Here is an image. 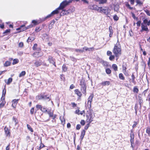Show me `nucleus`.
I'll return each instance as SVG.
<instances>
[{
    "label": "nucleus",
    "mask_w": 150,
    "mask_h": 150,
    "mask_svg": "<svg viewBox=\"0 0 150 150\" xmlns=\"http://www.w3.org/2000/svg\"><path fill=\"white\" fill-rule=\"evenodd\" d=\"M121 48L119 43H117L113 50L112 52L116 57H118L121 54Z\"/></svg>",
    "instance_id": "1"
},
{
    "label": "nucleus",
    "mask_w": 150,
    "mask_h": 150,
    "mask_svg": "<svg viewBox=\"0 0 150 150\" xmlns=\"http://www.w3.org/2000/svg\"><path fill=\"white\" fill-rule=\"evenodd\" d=\"M99 12L101 13H104L108 17H109V15H110V10L109 8L107 6L100 7Z\"/></svg>",
    "instance_id": "2"
},
{
    "label": "nucleus",
    "mask_w": 150,
    "mask_h": 150,
    "mask_svg": "<svg viewBox=\"0 0 150 150\" xmlns=\"http://www.w3.org/2000/svg\"><path fill=\"white\" fill-rule=\"evenodd\" d=\"M73 0H69L68 1L64 0L60 4L59 6L58 7V9L60 10H63L69 3H71Z\"/></svg>",
    "instance_id": "3"
},
{
    "label": "nucleus",
    "mask_w": 150,
    "mask_h": 150,
    "mask_svg": "<svg viewBox=\"0 0 150 150\" xmlns=\"http://www.w3.org/2000/svg\"><path fill=\"white\" fill-rule=\"evenodd\" d=\"M80 85L81 86V91L82 93L86 95V86L85 81L84 80H82L80 81Z\"/></svg>",
    "instance_id": "4"
},
{
    "label": "nucleus",
    "mask_w": 150,
    "mask_h": 150,
    "mask_svg": "<svg viewBox=\"0 0 150 150\" xmlns=\"http://www.w3.org/2000/svg\"><path fill=\"white\" fill-rule=\"evenodd\" d=\"M60 10L59 9L57 8L55 10L53 11L50 14L46 16L44 19V21L47 18H48L55 14H58L59 13V11Z\"/></svg>",
    "instance_id": "5"
},
{
    "label": "nucleus",
    "mask_w": 150,
    "mask_h": 150,
    "mask_svg": "<svg viewBox=\"0 0 150 150\" xmlns=\"http://www.w3.org/2000/svg\"><path fill=\"white\" fill-rule=\"evenodd\" d=\"M93 97V95L91 94L88 99V107L90 108L91 107V103L92 101V99Z\"/></svg>",
    "instance_id": "6"
},
{
    "label": "nucleus",
    "mask_w": 150,
    "mask_h": 150,
    "mask_svg": "<svg viewBox=\"0 0 150 150\" xmlns=\"http://www.w3.org/2000/svg\"><path fill=\"white\" fill-rule=\"evenodd\" d=\"M32 27V25H30L27 26L26 27H25V25H23L21 26L19 28L17 29V30L20 29L21 30V31H23L30 28H31Z\"/></svg>",
    "instance_id": "7"
},
{
    "label": "nucleus",
    "mask_w": 150,
    "mask_h": 150,
    "mask_svg": "<svg viewBox=\"0 0 150 150\" xmlns=\"http://www.w3.org/2000/svg\"><path fill=\"white\" fill-rule=\"evenodd\" d=\"M100 7H98L97 5H90L89 8L90 9L96 10L98 11H99Z\"/></svg>",
    "instance_id": "8"
},
{
    "label": "nucleus",
    "mask_w": 150,
    "mask_h": 150,
    "mask_svg": "<svg viewBox=\"0 0 150 150\" xmlns=\"http://www.w3.org/2000/svg\"><path fill=\"white\" fill-rule=\"evenodd\" d=\"M142 30H141V32H142L144 30L149 31V30L148 27L146 25H145L143 23L141 24Z\"/></svg>",
    "instance_id": "9"
},
{
    "label": "nucleus",
    "mask_w": 150,
    "mask_h": 150,
    "mask_svg": "<svg viewBox=\"0 0 150 150\" xmlns=\"http://www.w3.org/2000/svg\"><path fill=\"white\" fill-rule=\"evenodd\" d=\"M48 60L50 63L52 64H53L55 66H56L54 59L53 58V57H52L50 56H49Z\"/></svg>",
    "instance_id": "10"
},
{
    "label": "nucleus",
    "mask_w": 150,
    "mask_h": 150,
    "mask_svg": "<svg viewBox=\"0 0 150 150\" xmlns=\"http://www.w3.org/2000/svg\"><path fill=\"white\" fill-rule=\"evenodd\" d=\"M69 14V11H67L65 10H62V11L60 13L61 16H64V15H68Z\"/></svg>",
    "instance_id": "11"
},
{
    "label": "nucleus",
    "mask_w": 150,
    "mask_h": 150,
    "mask_svg": "<svg viewBox=\"0 0 150 150\" xmlns=\"http://www.w3.org/2000/svg\"><path fill=\"white\" fill-rule=\"evenodd\" d=\"M86 131L84 130H83L81 132V135L80 136V139H81V140L82 141L85 135Z\"/></svg>",
    "instance_id": "12"
},
{
    "label": "nucleus",
    "mask_w": 150,
    "mask_h": 150,
    "mask_svg": "<svg viewBox=\"0 0 150 150\" xmlns=\"http://www.w3.org/2000/svg\"><path fill=\"white\" fill-rule=\"evenodd\" d=\"M95 1L99 2V4H103L106 3L107 0H95Z\"/></svg>",
    "instance_id": "13"
},
{
    "label": "nucleus",
    "mask_w": 150,
    "mask_h": 150,
    "mask_svg": "<svg viewBox=\"0 0 150 150\" xmlns=\"http://www.w3.org/2000/svg\"><path fill=\"white\" fill-rule=\"evenodd\" d=\"M94 49V48L93 47H91L90 48H88L86 47H84L83 48V49L82 50H83L84 51L85 50L86 51H91L92 50H93Z\"/></svg>",
    "instance_id": "14"
},
{
    "label": "nucleus",
    "mask_w": 150,
    "mask_h": 150,
    "mask_svg": "<svg viewBox=\"0 0 150 150\" xmlns=\"http://www.w3.org/2000/svg\"><path fill=\"white\" fill-rule=\"evenodd\" d=\"M110 82L109 81H105L102 82L101 84L103 86H105L106 85L108 86L110 85Z\"/></svg>",
    "instance_id": "15"
},
{
    "label": "nucleus",
    "mask_w": 150,
    "mask_h": 150,
    "mask_svg": "<svg viewBox=\"0 0 150 150\" xmlns=\"http://www.w3.org/2000/svg\"><path fill=\"white\" fill-rule=\"evenodd\" d=\"M74 91L75 93L78 96L81 97L82 96L81 92L78 89L75 90Z\"/></svg>",
    "instance_id": "16"
},
{
    "label": "nucleus",
    "mask_w": 150,
    "mask_h": 150,
    "mask_svg": "<svg viewBox=\"0 0 150 150\" xmlns=\"http://www.w3.org/2000/svg\"><path fill=\"white\" fill-rule=\"evenodd\" d=\"M42 63L41 61H36L34 63V64L35 65L36 67H38L40 66L41 65Z\"/></svg>",
    "instance_id": "17"
},
{
    "label": "nucleus",
    "mask_w": 150,
    "mask_h": 150,
    "mask_svg": "<svg viewBox=\"0 0 150 150\" xmlns=\"http://www.w3.org/2000/svg\"><path fill=\"white\" fill-rule=\"evenodd\" d=\"M4 130L5 132V134L7 135H8L9 134V130L8 129L7 127H5L4 128Z\"/></svg>",
    "instance_id": "18"
},
{
    "label": "nucleus",
    "mask_w": 150,
    "mask_h": 150,
    "mask_svg": "<svg viewBox=\"0 0 150 150\" xmlns=\"http://www.w3.org/2000/svg\"><path fill=\"white\" fill-rule=\"evenodd\" d=\"M43 99L45 100H47V99H49L48 101L50 100V96H47V95H45V94H43Z\"/></svg>",
    "instance_id": "19"
},
{
    "label": "nucleus",
    "mask_w": 150,
    "mask_h": 150,
    "mask_svg": "<svg viewBox=\"0 0 150 150\" xmlns=\"http://www.w3.org/2000/svg\"><path fill=\"white\" fill-rule=\"evenodd\" d=\"M34 38L32 36L29 37L27 40V42H32L34 40Z\"/></svg>",
    "instance_id": "20"
},
{
    "label": "nucleus",
    "mask_w": 150,
    "mask_h": 150,
    "mask_svg": "<svg viewBox=\"0 0 150 150\" xmlns=\"http://www.w3.org/2000/svg\"><path fill=\"white\" fill-rule=\"evenodd\" d=\"M89 114L90 115V117L89 120V123H91L93 120V115H92L91 113L90 112L89 113Z\"/></svg>",
    "instance_id": "21"
},
{
    "label": "nucleus",
    "mask_w": 150,
    "mask_h": 150,
    "mask_svg": "<svg viewBox=\"0 0 150 150\" xmlns=\"http://www.w3.org/2000/svg\"><path fill=\"white\" fill-rule=\"evenodd\" d=\"M75 11V8L74 7H72L70 8L67 11H69V14Z\"/></svg>",
    "instance_id": "22"
},
{
    "label": "nucleus",
    "mask_w": 150,
    "mask_h": 150,
    "mask_svg": "<svg viewBox=\"0 0 150 150\" xmlns=\"http://www.w3.org/2000/svg\"><path fill=\"white\" fill-rule=\"evenodd\" d=\"M11 62L9 61H6L4 64V65L5 67H8L10 65Z\"/></svg>",
    "instance_id": "23"
},
{
    "label": "nucleus",
    "mask_w": 150,
    "mask_h": 150,
    "mask_svg": "<svg viewBox=\"0 0 150 150\" xmlns=\"http://www.w3.org/2000/svg\"><path fill=\"white\" fill-rule=\"evenodd\" d=\"M5 103L6 102L5 101H2L0 104V108H1L3 107Z\"/></svg>",
    "instance_id": "24"
},
{
    "label": "nucleus",
    "mask_w": 150,
    "mask_h": 150,
    "mask_svg": "<svg viewBox=\"0 0 150 150\" xmlns=\"http://www.w3.org/2000/svg\"><path fill=\"white\" fill-rule=\"evenodd\" d=\"M112 67L115 71H117V70L118 68L117 65L116 64H112Z\"/></svg>",
    "instance_id": "25"
},
{
    "label": "nucleus",
    "mask_w": 150,
    "mask_h": 150,
    "mask_svg": "<svg viewBox=\"0 0 150 150\" xmlns=\"http://www.w3.org/2000/svg\"><path fill=\"white\" fill-rule=\"evenodd\" d=\"M62 70L63 71L65 72L66 71L67 69V68L65 65L64 64L62 67Z\"/></svg>",
    "instance_id": "26"
},
{
    "label": "nucleus",
    "mask_w": 150,
    "mask_h": 150,
    "mask_svg": "<svg viewBox=\"0 0 150 150\" xmlns=\"http://www.w3.org/2000/svg\"><path fill=\"white\" fill-rule=\"evenodd\" d=\"M12 79L11 78H9L6 83L7 85H9L12 82Z\"/></svg>",
    "instance_id": "27"
},
{
    "label": "nucleus",
    "mask_w": 150,
    "mask_h": 150,
    "mask_svg": "<svg viewBox=\"0 0 150 150\" xmlns=\"http://www.w3.org/2000/svg\"><path fill=\"white\" fill-rule=\"evenodd\" d=\"M18 60L17 59H14L13 60L12 64L14 65L18 62Z\"/></svg>",
    "instance_id": "28"
},
{
    "label": "nucleus",
    "mask_w": 150,
    "mask_h": 150,
    "mask_svg": "<svg viewBox=\"0 0 150 150\" xmlns=\"http://www.w3.org/2000/svg\"><path fill=\"white\" fill-rule=\"evenodd\" d=\"M119 77L120 79L124 80L125 79V77L122 73H120L119 75Z\"/></svg>",
    "instance_id": "29"
},
{
    "label": "nucleus",
    "mask_w": 150,
    "mask_h": 150,
    "mask_svg": "<svg viewBox=\"0 0 150 150\" xmlns=\"http://www.w3.org/2000/svg\"><path fill=\"white\" fill-rule=\"evenodd\" d=\"M75 51L76 52H80L81 53H82L84 52V50H83L80 49H75Z\"/></svg>",
    "instance_id": "30"
},
{
    "label": "nucleus",
    "mask_w": 150,
    "mask_h": 150,
    "mask_svg": "<svg viewBox=\"0 0 150 150\" xmlns=\"http://www.w3.org/2000/svg\"><path fill=\"white\" fill-rule=\"evenodd\" d=\"M25 74V72L24 71H23L19 74V77H21L24 76Z\"/></svg>",
    "instance_id": "31"
},
{
    "label": "nucleus",
    "mask_w": 150,
    "mask_h": 150,
    "mask_svg": "<svg viewBox=\"0 0 150 150\" xmlns=\"http://www.w3.org/2000/svg\"><path fill=\"white\" fill-rule=\"evenodd\" d=\"M27 128L28 129H29V130L31 132H33V129L28 124H27Z\"/></svg>",
    "instance_id": "32"
},
{
    "label": "nucleus",
    "mask_w": 150,
    "mask_h": 150,
    "mask_svg": "<svg viewBox=\"0 0 150 150\" xmlns=\"http://www.w3.org/2000/svg\"><path fill=\"white\" fill-rule=\"evenodd\" d=\"M113 18L114 20L115 21H118L119 18L118 17L117 15H115L114 16Z\"/></svg>",
    "instance_id": "33"
},
{
    "label": "nucleus",
    "mask_w": 150,
    "mask_h": 150,
    "mask_svg": "<svg viewBox=\"0 0 150 150\" xmlns=\"http://www.w3.org/2000/svg\"><path fill=\"white\" fill-rule=\"evenodd\" d=\"M133 91V92H134L138 93L139 91V90H138V88L136 87H135L134 88Z\"/></svg>",
    "instance_id": "34"
},
{
    "label": "nucleus",
    "mask_w": 150,
    "mask_h": 150,
    "mask_svg": "<svg viewBox=\"0 0 150 150\" xmlns=\"http://www.w3.org/2000/svg\"><path fill=\"white\" fill-rule=\"evenodd\" d=\"M11 30L10 29H7L3 32V34L6 35L7 33H9L10 32Z\"/></svg>",
    "instance_id": "35"
},
{
    "label": "nucleus",
    "mask_w": 150,
    "mask_h": 150,
    "mask_svg": "<svg viewBox=\"0 0 150 150\" xmlns=\"http://www.w3.org/2000/svg\"><path fill=\"white\" fill-rule=\"evenodd\" d=\"M5 87H6V86L5 85L4 86V88L3 90V93H2V95H3V96H5L6 93V90L5 89Z\"/></svg>",
    "instance_id": "36"
},
{
    "label": "nucleus",
    "mask_w": 150,
    "mask_h": 150,
    "mask_svg": "<svg viewBox=\"0 0 150 150\" xmlns=\"http://www.w3.org/2000/svg\"><path fill=\"white\" fill-rule=\"evenodd\" d=\"M37 99L38 100H41L42 99H43V95H42L41 96H38L36 97Z\"/></svg>",
    "instance_id": "37"
},
{
    "label": "nucleus",
    "mask_w": 150,
    "mask_h": 150,
    "mask_svg": "<svg viewBox=\"0 0 150 150\" xmlns=\"http://www.w3.org/2000/svg\"><path fill=\"white\" fill-rule=\"evenodd\" d=\"M106 72L107 74H109L111 73V71L109 68H107L106 69Z\"/></svg>",
    "instance_id": "38"
},
{
    "label": "nucleus",
    "mask_w": 150,
    "mask_h": 150,
    "mask_svg": "<svg viewBox=\"0 0 150 150\" xmlns=\"http://www.w3.org/2000/svg\"><path fill=\"white\" fill-rule=\"evenodd\" d=\"M41 110L43 112H46L47 111V110L45 107H42L41 108Z\"/></svg>",
    "instance_id": "39"
},
{
    "label": "nucleus",
    "mask_w": 150,
    "mask_h": 150,
    "mask_svg": "<svg viewBox=\"0 0 150 150\" xmlns=\"http://www.w3.org/2000/svg\"><path fill=\"white\" fill-rule=\"evenodd\" d=\"M146 132L149 135H150V128L148 127L146 130Z\"/></svg>",
    "instance_id": "40"
},
{
    "label": "nucleus",
    "mask_w": 150,
    "mask_h": 150,
    "mask_svg": "<svg viewBox=\"0 0 150 150\" xmlns=\"http://www.w3.org/2000/svg\"><path fill=\"white\" fill-rule=\"evenodd\" d=\"M18 99H14L13 100V103H14V104H17L18 101Z\"/></svg>",
    "instance_id": "41"
},
{
    "label": "nucleus",
    "mask_w": 150,
    "mask_h": 150,
    "mask_svg": "<svg viewBox=\"0 0 150 150\" xmlns=\"http://www.w3.org/2000/svg\"><path fill=\"white\" fill-rule=\"evenodd\" d=\"M123 72L124 74L126 76H128L129 74L128 72L126 71V70H124L123 71Z\"/></svg>",
    "instance_id": "42"
},
{
    "label": "nucleus",
    "mask_w": 150,
    "mask_h": 150,
    "mask_svg": "<svg viewBox=\"0 0 150 150\" xmlns=\"http://www.w3.org/2000/svg\"><path fill=\"white\" fill-rule=\"evenodd\" d=\"M115 59V56L114 55H111L109 58V59L110 60H112Z\"/></svg>",
    "instance_id": "43"
},
{
    "label": "nucleus",
    "mask_w": 150,
    "mask_h": 150,
    "mask_svg": "<svg viewBox=\"0 0 150 150\" xmlns=\"http://www.w3.org/2000/svg\"><path fill=\"white\" fill-rule=\"evenodd\" d=\"M23 42H21L18 44V46L20 47H22L23 46Z\"/></svg>",
    "instance_id": "44"
},
{
    "label": "nucleus",
    "mask_w": 150,
    "mask_h": 150,
    "mask_svg": "<svg viewBox=\"0 0 150 150\" xmlns=\"http://www.w3.org/2000/svg\"><path fill=\"white\" fill-rule=\"evenodd\" d=\"M132 17L134 19H136V20H137L138 18L136 17L135 16V14L133 13H132Z\"/></svg>",
    "instance_id": "45"
},
{
    "label": "nucleus",
    "mask_w": 150,
    "mask_h": 150,
    "mask_svg": "<svg viewBox=\"0 0 150 150\" xmlns=\"http://www.w3.org/2000/svg\"><path fill=\"white\" fill-rule=\"evenodd\" d=\"M48 114L50 117H52L53 116V113L52 112H48Z\"/></svg>",
    "instance_id": "46"
},
{
    "label": "nucleus",
    "mask_w": 150,
    "mask_h": 150,
    "mask_svg": "<svg viewBox=\"0 0 150 150\" xmlns=\"http://www.w3.org/2000/svg\"><path fill=\"white\" fill-rule=\"evenodd\" d=\"M37 47V44H34V46L33 47V50H35L36 49V47Z\"/></svg>",
    "instance_id": "47"
},
{
    "label": "nucleus",
    "mask_w": 150,
    "mask_h": 150,
    "mask_svg": "<svg viewBox=\"0 0 150 150\" xmlns=\"http://www.w3.org/2000/svg\"><path fill=\"white\" fill-rule=\"evenodd\" d=\"M109 30L110 33H113L112 27V26H109Z\"/></svg>",
    "instance_id": "48"
},
{
    "label": "nucleus",
    "mask_w": 150,
    "mask_h": 150,
    "mask_svg": "<svg viewBox=\"0 0 150 150\" xmlns=\"http://www.w3.org/2000/svg\"><path fill=\"white\" fill-rule=\"evenodd\" d=\"M90 123H88L85 127V129L87 130L89 126Z\"/></svg>",
    "instance_id": "49"
},
{
    "label": "nucleus",
    "mask_w": 150,
    "mask_h": 150,
    "mask_svg": "<svg viewBox=\"0 0 150 150\" xmlns=\"http://www.w3.org/2000/svg\"><path fill=\"white\" fill-rule=\"evenodd\" d=\"M42 107V106L41 105H38L36 106V108L38 109H40L41 110Z\"/></svg>",
    "instance_id": "50"
},
{
    "label": "nucleus",
    "mask_w": 150,
    "mask_h": 150,
    "mask_svg": "<svg viewBox=\"0 0 150 150\" xmlns=\"http://www.w3.org/2000/svg\"><path fill=\"white\" fill-rule=\"evenodd\" d=\"M80 123L82 125H84L85 123V121L83 120H81L80 122Z\"/></svg>",
    "instance_id": "51"
},
{
    "label": "nucleus",
    "mask_w": 150,
    "mask_h": 150,
    "mask_svg": "<svg viewBox=\"0 0 150 150\" xmlns=\"http://www.w3.org/2000/svg\"><path fill=\"white\" fill-rule=\"evenodd\" d=\"M112 53L110 51H108L107 52V55L108 56H111L112 55Z\"/></svg>",
    "instance_id": "52"
},
{
    "label": "nucleus",
    "mask_w": 150,
    "mask_h": 150,
    "mask_svg": "<svg viewBox=\"0 0 150 150\" xmlns=\"http://www.w3.org/2000/svg\"><path fill=\"white\" fill-rule=\"evenodd\" d=\"M144 11L148 16H150V13L148 10H144Z\"/></svg>",
    "instance_id": "53"
},
{
    "label": "nucleus",
    "mask_w": 150,
    "mask_h": 150,
    "mask_svg": "<svg viewBox=\"0 0 150 150\" xmlns=\"http://www.w3.org/2000/svg\"><path fill=\"white\" fill-rule=\"evenodd\" d=\"M137 25L138 26H140L141 25V21H138L136 23Z\"/></svg>",
    "instance_id": "54"
},
{
    "label": "nucleus",
    "mask_w": 150,
    "mask_h": 150,
    "mask_svg": "<svg viewBox=\"0 0 150 150\" xmlns=\"http://www.w3.org/2000/svg\"><path fill=\"white\" fill-rule=\"evenodd\" d=\"M81 128V125L79 124H78L77 125L76 127V129L77 130H79Z\"/></svg>",
    "instance_id": "55"
},
{
    "label": "nucleus",
    "mask_w": 150,
    "mask_h": 150,
    "mask_svg": "<svg viewBox=\"0 0 150 150\" xmlns=\"http://www.w3.org/2000/svg\"><path fill=\"white\" fill-rule=\"evenodd\" d=\"M45 146L43 144H41L40 146H39V147L38 148V150H40V149H41L42 148L44 147Z\"/></svg>",
    "instance_id": "56"
},
{
    "label": "nucleus",
    "mask_w": 150,
    "mask_h": 150,
    "mask_svg": "<svg viewBox=\"0 0 150 150\" xmlns=\"http://www.w3.org/2000/svg\"><path fill=\"white\" fill-rule=\"evenodd\" d=\"M13 120L15 122V124L16 125L18 123V121L17 120L16 118L13 117Z\"/></svg>",
    "instance_id": "57"
},
{
    "label": "nucleus",
    "mask_w": 150,
    "mask_h": 150,
    "mask_svg": "<svg viewBox=\"0 0 150 150\" xmlns=\"http://www.w3.org/2000/svg\"><path fill=\"white\" fill-rule=\"evenodd\" d=\"M32 23H33L35 25H36L37 24V21L33 20L32 21Z\"/></svg>",
    "instance_id": "58"
},
{
    "label": "nucleus",
    "mask_w": 150,
    "mask_h": 150,
    "mask_svg": "<svg viewBox=\"0 0 150 150\" xmlns=\"http://www.w3.org/2000/svg\"><path fill=\"white\" fill-rule=\"evenodd\" d=\"M71 104L72 105V106L73 107H75L77 106V104L75 103H72Z\"/></svg>",
    "instance_id": "59"
},
{
    "label": "nucleus",
    "mask_w": 150,
    "mask_h": 150,
    "mask_svg": "<svg viewBox=\"0 0 150 150\" xmlns=\"http://www.w3.org/2000/svg\"><path fill=\"white\" fill-rule=\"evenodd\" d=\"M148 21L146 19H144L143 21V23L144 24H146L148 22Z\"/></svg>",
    "instance_id": "60"
},
{
    "label": "nucleus",
    "mask_w": 150,
    "mask_h": 150,
    "mask_svg": "<svg viewBox=\"0 0 150 150\" xmlns=\"http://www.w3.org/2000/svg\"><path fill=\"white\" fill-rule=\"evenodd\" d=\"M136 2L137 4H142L139 0H136Z\"/></svg>",
    "instance_id": "61"
},
{
    "label": "nucleus",
    "mask_w": 150,
    "mask_h": 150,
    "mask_svg": "<svg viewBox=\"0 0 150 150\" xmlns=\"http://www.w3.org/2000/svg\"><path fill=\"white\" fill-rule=\"evenodd\" d=\"M5 96H3V95H2V97L1 98V101H5Z\"/></svg>",
    "instance_id": "62"
},
{
    "label": "nucleus",
    "mask_w": 150,
    "mask_h": 150,
    "mask_svg": "<svg viewBox=\"0 0 150 150\" xmlns=\"http://www.w3.org/2000/svg\"><path fill=\"white\" fill-rule=\"evenodd\" d=\"M30 113L32 114L34 112V108H32L30 110Z\"/></svg>",
    "instance_id": "63"
},
{
    "label": "nucleus",
    "mask_w": 150,
    "mask_h": 150,
    "mask_svg": "<svg viewBox=\"0 0 150 150\" xmlns=\"http://www.w3.org/2000/svg\"><path fill=\"white\" fill-rule=\"evenodd\" d=\"M10 146V144H9L8 145V146H7L6 147V150H9Z\"/></svg>",
    "instance_id": "64"
}]
</instances>
